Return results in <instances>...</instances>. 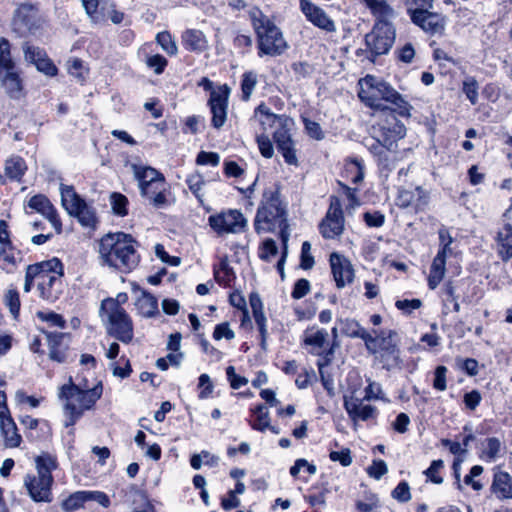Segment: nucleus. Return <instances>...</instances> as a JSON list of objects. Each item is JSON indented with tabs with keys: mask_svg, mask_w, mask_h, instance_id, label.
Returning <instances> with one entry per match:
<instances>
[{
	"mask_svg": "<svg viewBox=\"0 0 512 512\" xmlns=\"http://www.w3.org/2000/svg\"><path fill=\"white\" fill-rule=\"evenodd\" d=\"M363 400H382L384 402H389V400L383 394L381 385L373 381H370L368 386L365 388V396Z\"/></svg>",
	"mask_w": 512,
	"mask_h": 512,
	"instance_id": "5fc2aeb1",
	"label": "nucleus"
},
{
	"mask_svg": "<svg viewBox=\"0 0 512 512\" xmlns=\"http://www.w3.org/2000/svg\"><path fill=\"white\" fill-rule=\"evenodd\" d=\"M345 229L342 205L338 197H330V205L325 217L319 224V232L325 239L339 238Z\"/></svg>",
	"mask_w": 512,
	"mask_h": 512,
	"instance_id": "9b49d317",
	"label": "nucleus"
},
{
	"mask_svg": "<svg viewBox=\"0 0 512 512\" xmlns=\"http://www.w3.org/2000/svg\"><path fill=\"white\" fill-rule=\"evenodd\" d=\"M61 202L69 215L77 211L84 201L74 190L72 186L60 185Z\"/></svg>",
	"mask_w": 512,
	"mask_h": 512,
	"instance_id": "2f4dec72",
	"label": "nucleus"
},
{
	"mask_svg": "<svg viewBox=\"0 0 512 512\" xmlns=\"http://www.w3.org/2000/svg\"><path fill=\"white\" fill-rule=\"evenodd\" d=\"M145 63L149 68L154 70L155 74L158 75L163 73L168 64L166 58L160 54L148 56Z\"/></svg>",
	"mask_w": 512,
	"mask_h": 512,
	"instance_id": "13d9d810",
	"label": "nucleus"
},
{
	"mask_svg": "<svg viewBox=\"0 0 512 512\" xmlns=\"http://www.w3.org/2000/svg\"><path fill=\"white\" fill-rule=\"evenodd\" d=\"M210 227L218 234H236L244 231L247 220L244 215L236 209H229L208 218Z\"/></svg>",
	"mask_w": 512,
	"mask_h": 512,
	"instance_id": "ddd939ff",
	"label": "nucleus"
},
{
	"mask_svg": "<svg viewBox=\"0 0 512 512\" xmlns=\"http://www.w3.org/2000/svg\"><path fill=\"white\" fill-rule=\"evenodd\" d=\"M156 41L168 55L173 56L177 54V44L169 32L163 31L158 33Z\"/></svg>",
	"mask_w": 512,
	"mask_h": 512,
	"instance_id": "09e8293b",
	"label": "nucleus"
},
{
	"mask_svg": "<svg viewBox=\"0 0 512 512\" xmlns=\"http://www.w3.org/2000/svg\"><path fill=\"white\" fill-rule=\"evenodd\" d=\"M388 472L387 464L383 460H374L367 468V473L370 477L379 480L383 475Z\"/></svg>",
	"mask_w": 512,
	"mask_h": 512,
	"instance_id": "69168bd1",
	"label": "nucleus"
},
{
	"mask_svg": "<svg viewBox=\"0 0 512 512\" xmlns=\"http://www.w3.org/2000/svg\"><path fill=\"white\" fill-rule=\"evenodd\" d=\"M278 151L282 154L285 162L289 165H297L298 159L296 155V149L292 137L286 141H281L277 146Z\"/></svg>",
	"mask_w": 512,
	"mask_h": 512,
	"instance_id": "de8ad7c7",
	"label": "nucleus"
},
{
	"mask_svg": "<svg viewBox=\"0 0 512 512\" xmlns=\"http://www.w3.org/2000/svg\"><path fill=\"white\" fill-rule=\"evenodd\" d=\"M329 458L333 462H339L344 467H347L352 463L351 452L348 448H344L340 451H331Z\"/></svg>",
	"mask_w": 512,
	"mask_h": 512,
	"instance_id": "0e129e2a",
	"label": "nucleus"
},
{
	"mask_svg": "<svg viewBox=\"0 0 512 512\" xmlns=\"http://www.w3.org/2000/svg\"><path fill=\"white\" fill-rule=\"evenodd\" d=\"M492 488L498 498H512V477L507 472L496 473Z\"/></svg>",
	"mask_w": 512,
	"mask_h": 512,
	"instance_id": "7c9ffc66",
	"label": "nucleus"
},
{
	"mask_svg": "<svg viewBox=\"0 0 512 512\" xmlns=\"http://www.w3.org/2000/svg\"><path fill=\"white\" fill-rule=\"evenodd\" d=\"M342 333L348 337L361 338L367 343L370 333L367 332L356 320L346 319L341 321Z\"/></svg>",
	"mask_w": 512,
	"mask_h": 512,
	"instance_id": "e433bc0d",
	"label": "nucleus"
},
{
	"mask_svg": "<svg viewBox=\"0 0 512 512\" xmlns=\"http://www.w3.org/2000/svg\"><path fill=\"white\" fill-rule=\"evenodd\" d=\"M16 68L10 51V43L6 38H0V74Z\"/></svg>",
	"mask_w": 512,
	"mask_h": 512,
	"instance_id": "58836bf2",
	"label": "nucleus"
},
{
	"mask_svg": "<svg viewBox=\"0 0 512 512\" xmlns=\"http://www.w3.org/2000/svg\"><path fill=\"white\" fill-rule=\"evenodd\" d=\"M366 146L382 169L391 170L394 167L397 160L395 149L378 141L373 133L371 139L366 140Z\"/></svg>",
	"mask_w": 512,
	"mask_h": 512,
	"instance_id": "4be33fe9",
	"label": "nucleus"
},
{
	"mask_svg": "<svg viewBox=\"0 0 512 512\" xmlns=\"http://www.w3.org/2000/svg\"><path fill=\"white\" fill-rule=\"evenodd\" d=\"M501 451V442L495 437L486 439L483 443L482 458L486 461H494Z\"/></svg>",
	"mask_w": 512,
	"mask_h": 512,
	"instance_id": "49530a36",
	"label": "nucleus"
},
{
	"mask_svg": "<svg viewBox=\"0 0 512 512\" xmlns=\"http://www.w3.org/2000/svg\"><path fill=\"white\" fill-rule=\"evenodd\" d=\"M299 8L306 17L307 21L328 33L336 31V25L333 19L320 6L311 0H299Z\"/></svg>",
	"mask_w": 512,
	"mask_h": 512,
	"instance_id": "2eb2a0df",
	"label": "nucleus"
},
{
	"mask_svg": "<svg viewBox=\"0 0 512 512\" xmlns=\"http://www.w3.org/2000/svg\"><path fill=\"white\" fill-rule=\"evenodd\" d=\"M250 305L253 312V317L256 325L258 326L260 336H261V346L263 349H266V341L268 338V330H267V319L263 312V304L260 298L257 295H251L250 297Z\"/></svg>",
	"mask_w": 512,
	"mask_h": 512,
	"instance_id": "bb28decb",
	"label": "nucleus"
},
{
	"mask_svg": "<svg viewBox=\"0 0 512 512\" xmlns=\"http://www.w3.org/2000/svg\"><path fill=\"white\" fill-rule=\"evenodd\" d=\"M68 72L71 76L84 81L87 75V69L84 67L82 60L74 58L67 62Z\"/></svg>",
	"mask_w": 512,
	"mask_h": 512,
	"instance_id": "864d4df0",
	"label": "nucleus"
},
{
	"mask_svg": "<svg viewBox=\"0 0 512 512\" xmlns=\"http://www.w3.org/2000/svg\"><path fill=\"white\" fill-rule=\"evenodd\" d=\"M372 133L378 141L386 143L389 148L396 150L397 142L405 137L406 127L393 114L372 127Z\"/></svg>",
	"mask_w": 512,
	"mask_h": 512,
	"instance_id": "4468645a",
	"label": "nucleus"
},
{
	"mask_svg": "<svg viewBox=\"0 0 512 512\" xmlns=\"http://www.w3.org/2000/svg\"><path fill=\"white\" fill-rule=\"evenodd\" d=\"M359 86L358 96L365 105L384 110L383 101H385L394 104L400 115H410L411 105L389 84L367 75L359 81Z\"/></svg>",
	"mask_w": 512,
	"mask_h": 512,
	"instance_id": "7ed1b4c3",
	"label": "nucleus"
},
{
	"mask_svg": "<svg viewBox=\"0 0 512 512\" xmlns=\"http://www.w3.org/2000/svg\"><path fill=\"white\" fill-rule=\"evenodd\" d=\"M35 18V9L32 5L23 4L17 8L13 18L14 30L19 34L24 35L30 32Z\"/></svg>",
	"mask_w": 512,
	"mask_h": 512,
	"instance_id": "a878e982",
	"label": "nucleus"
},
{
	"mask_svg": "<svg viewBox=\"0 0 512 512\" xmlns=\"http://www.w3.org/2000/svg\"><path fill=\"white\" fill-rule=\"evenodd\" d=\"M368 7L379 21L389 22L395 15L394 10L384 0H375Z\"/></svg>",
	"mask_w": 512,
	"mask_h": 512,
	"instance_id": "37998d69",
	"label": "nucleus"
},
{
	"mask_svg": "<svg viewBox=\"0 0 512 512\" xmlns=\"http://www.w3.org/2000/svg\"><path fill=\"white\" fill-rule=\"evenodd\" d=\"M286 227L285 205L280 199L279 187L273 185L264 191L261 206L258 208L255 218V229L257 232H270L276 228L281 229L284 249L277 263V269L282 278H284V263L287 255L288 234L285 231Z\"/></svg>",
	"mask_w": 512,
	"mask_h": 512,
	"instance_id": "f257e3e1",
	"label": "nucleus"
},
{
	"mask_svg": "<svg viewBox=\"0 0 512 512\" xmlns=\"http://www.w3.org/2000/svg\"><path fill=\"white\" fill-rule=\"evenodd\" d=\"M466 97L470 100L471 104H476L478 100V85L475 79L468 78L463 82L462 88Z\"/></svg>",
	"mask_w": 512,
	"mask_h": 512,
	"instance_id": "052dcab7",
	"label": "nucleus"
},
{
	"mask_svg": "<svg viewBox=\"0 0 512 512\" xmlns=\"http://www.w3.org/2000/svg\"><path fill=\"white\" fill-rule=\"evenodd\" d=\"M329 261L338 288H344L353 281L354 269L347 258L334 252L330 255Z\"/></svg>",
	"mask_w": 512,
	"mask_h": 512,
	"instance_id": "412c9836",
	"label": "nucleus"
},
{
	"mask_svg": "<svg viewBox=\"0 0 512 512\" xmlns=\"http://www.w3.org/2000/svg\"><path fill=\"white\" fill-rule=\"evenodd\" d=\"M36 315L41 321L48 323L52 327L61 329L65 327L66 321L60 314L52 311H38Z\"/></svg>",
	"mask_w": 512,
	"mask_h": 512,
	"instance_id": "3c124183",
	"label": "nucleus"
},
{
	"mask_svg": "<svg viewBox=\"0 0 512 512\" xmlns=\"http://www.w3.org/2000/svg\"><path fill=\"white\" fill-rule=\"evenodd\" d=\"M363 401V399L356 397L354 393L344 396V408L354 423L368 421L377 415L376 407L364 404Z\"/></svg>",
	"mask_w": 512,
	"mask_h": 512,
	"instance_id": "aec40b11",
	"label": "nucleus"
},
{
	"mask_svg": "<svg viewBox=\"0 0 512 512\" xmlns=\"http://www.w3.org/2000/svg\"><path fill=\"white\" fill-rule=\"evenodd\" d=\"M4 170L8 178L20 181L27 170V166L21 157L12 156L6 160Z\"/></svg>",
	"mask_w": 512,
	"mask_h": 512,
	"instance_id": "f704fd0d",
	"label": "nucleus"
},
{
	"mask_svg": "<svg viewBox=\"0 0 512 512\" xmlns=\"http://www.w3.org/2000/svg\"><path fill=\"white\" fill-rule=\"evenodd\" d=\"M71 216H75L81 225L85 227H94L97 222L96 214L93 208L89 206L85 201L81 203L77 211L72 212Z\"/></svg>",
	"mask_w": 512,
	"mask_h": 512,
	"instance_id": "4c0bfd02",
	"label": "nucleus"
},
{
	"mask_svg": "<svg viewBox=\"0 0 512 512\" xmlns=\"http://www.w3.org/2000/svg\"><path fill=\"white\" fill-rule=\"evenodd\" d=\"M277 253L278 248L275 241L267 239L263 242L262 247L260 248L259 256L262 260L270 261L272 257L277 255Z\"/></svg>",
	"mask_w": 512,
	"mask_h": 512,
	"instance_id": "680f3d73",
	"label": "nucleus"
},
{
	"mask_svg": "<svg viewBox=\"0 0 512 512\" xmlns=\"http://www.w3.org/2000/svg\"><path fill=\"white\" fill-rule=\"evenodd\" d=\"M86 503L85 490L76 491L70 494L61 502V508L65 512H73L84 506Z\"/></svg>",
	"mask_w": 512,
	"mask_h": 512,
	"instance_id": "ea45409f",
	"label": "nucleus"
},
{
	"mask_svg": "<svg viewBox=\"0 0 512 512\" xmlns=\"http://www.w3.org/2000/svg\"><path fill=\"white\" fill-rule=\"evenodd\" d=\"M102 392L101 383L91 389H81L73 383L70 377L69 382L61 386L58 393L59 398L64 402L65 426H73L85 410H89L95 405Z\"/></svg>",
	"mask_w": 512,
	"mask_h": 512,
	"instance_id": "20e7f679",
	"label": "nucleus"
},
{
	"mask_svg": "<svg viewBox=\"0 0 512 512\" xmlns=\"http://www.w3.org/2000/svg\"><path fill=\"white\" fill-rule=\"evenodd\" d=\"M229 91L227 86L214 90L210 94L209 106L212 113V126L220 129L227 119Z\"/></svg>",
	"mask_w": 512,
	"mask_h": 512,
	"instance_id": "a211bd4d",
	"label": "nucleus"
},
{
	"mask_svg": "<svg viewBox=\"0 0 512 512\" xmlns=\"http://www.w3.org/2000/svg\"><path fill=\"white\" fill-rule=\"evenodd\" d=\"M135 307L143 317H152L158 312L157 299L146 292H143L136 300Z\"/></svg>",
	"mask_w": 512,
	"mask_h": 512,
	"instance_id": "72a5a7b5",
	"label": "nucleus"
},
{
	"mask_svg": "<svg viewBox=\"0 0 512 512\" xmlns=\"http://www.w3.org/2000/svg\"><path fill=\"white\" fill-rule=\"evenodd\" d=\"M429 198V192L421 186L413 189H401L396 198V205L403 209L410 208L418 213L427 208Z\"/></svg>",
	"mask_w": 512,
	"mask_h": 512,
	"instance_id": "f3484780",
	"label": "nucleus"
},
{
	"mask_svg": "<svg viewBox=\"0 0 512 512\" xmlns=\"http://www.w3.org/2000/svg\"><path fill=\"white\" fill-rule=\"evenodd\" d=\"M82 5L91 21L98 23L103 20V13L99 9L98 0H81Z\"/></svg>",
	"mask_w": 512,
	"mask_h": 512,
	"instance_id": "603ef678",
	"label": "nucleus"
},
{
	"mask_svg": "<svg viewBox=\"0 0 512 512\" xmlns=\"http://www.w3.org/2000/svg\"><path fill=\"white\" fill-rule=\"evenodd\" d=\"M257 144L262 156L265 158H272L274 155V148L271 140L267 135L261 134L257 136Z\"/></svg>",
	"mask_w": 512,
	"mask_h": 512,
	"instance_id": "e2e57ef3",
	"label": "nucleus"
},
{
	"mask_svg": "<svg viewBox=\"0 0 512 512\" xmlns=\"http://www.w3.org/2000/svg\"><path fill=\"white\" fill-rule=\"evenodd\" d=\"M1 85L5 90V93L14 100L21 99L24 93L23 80L17 69L4 71L0 74Z\"/></svg>",
	"mask_w": 512,
	"mask_h": 512,
	"instance_id": "393cba45",
	"label": "nucleus"
},
{
	"mask_svg": "<svg viewBox=\"0 0 512 512\" xmlns=\"http://www.w3.org/2000/svg\"><path fill=\"white\" fill-rule=\"evenodd\" d=\"M35 466L37 475H27L24 485L35 502H50L52 471L58 467L57 458L55 455L43 452L35 458Z\"/></svg>",
	"mask_w": 512,
	"mask_h": 512,
	"instance_id": "423d86ee",
	"label": "nucleus"
},
{
	"mask_svg": "<svg viewBox=\"0 0 512 512\" xmlns=\"http://www.w3.org/2000/svg\"><path fill=\"white\" fill-rule=\"evenodd\" d=\"M443 466L444 463L442 460L432 461L430 467L425 471L427 478L435 484H441L443 479L438 475V473L443 468Z\"/></svg>",
	"mask_w": 512,
	"mask_h": 512,
	"instance_id": "338daca9",
	"label": "nucleus"
},
{
	"mask_svg": "<svg viewBox=\"0 0 512 512\" xmlns=\"http://www.w3.org/2000/svg\"><path fill=\"white\" fill-rule=\"evenodd\" d=\"M344 172L351 182L357 184L364 178V166L359 159H352L345 164Z\"/></svg>",
	"mask_w": 512,
	"mask_h": 512,
	"instance_id": "79ce46f5",
	"label": "nucleus"
},
{
	"mask_svg": "<svg viewBox=\"0 0 512 512\" xmlns=\"http://www.w3.org/2000/svg\"><path fill=\"white\" fill-rule=\"evenodd\" d=\"M184 46L191 51L202 52L207 48V39L200 30L189 29L182 35Z\"/></svg>",
	"mask_w": 512,
	"mask_h": 512,
	"instance_id": "c756f323",
	"label": "nucleus"
},
{
	"mask_svg": "<svg viewBox=\"0 0 512 512\" xmlns=\"http://www.w3.org/2000/svg\"><path fill=\"white\" fill-rule=\"evenodd\" d=\"M329 334L325 329L318 327L307 328L301 337L302 345L309 353L320 356L326 353L329 347Z\"/></svg>",
	"mask_w": 512,
	"mask_h": 512,
	"instance_id": "6ab92c4d",
	"label": "nucleus"
},
{
	"mask_svg": "<svg viewBox=\"0 0 512 512\" xmlns=\"http://www.w3.org/2000/svg\"><path fill=\"white\" fill-rule=\"evenodd\" d=\"M99 315L109 335L125 344L133 340L132 319L118 301H114L113 298L103 300Z\"/></svg>",
	"mask_w": 512,
	"mask_h": 512,
	"instance_id": "6e6552de",
	"label": "nucleus"
},
{
	"mask_svg": "<svg viewBox=\"0 0 512 512\" xmlns=\"http://www.w3.org/2000/svg\"><path fill=\"white\" fill-rule=\"evenodd\" d=\"M252 411L256 415V419L251 423V427L254 430L264 432L270 423L269 412L266 406L258 405Z\"/></svg>",
	"mask_w": 512,
	"mask_h": 512,
	"instance_id": "c03bdc74",
	"label": "nucleus"
},
{
	"mask_svg": "<svg viewBox=\"0 0 512 512\" xmlns=\"http://www.w3.org/2000/svg\"><path fill=\"white\" fill-rule=\"evenodd\" d=\"M249 17L257 36L258 55H281L288 45L280 28L257 7L249 10Z\"/></svg>",
	"mask_w": 512,
	"mask_h": 512,
	"instance_id": "39448f33",
	"label": "nucleus"
},
{
	"mask_svg": "<svg viewBox=\"0 0 512 512\" xmlns=\"http://www.w3.org/2000/svg\"><path fill=\"white\" fill-rule=\"evenodd\" d=\"M253 119L260 124L264 132L276 125L277 127L280 125H293L292 119L286 116L276 115L264 103H261L255 108Z\"/></svg>",
	"mask_w": 512,
	"mask_h": 512,
	"instance_id": "5701e85b",
	"label": "nucleus"
},
{
	"mask_svg": "<svg viewBox=\"0 0 512 512\" xmlns=\"http://www.w3.org/2000/svg\"><path fill=\"white\" fill-rule=\"evenodd\" d=\"M395 306L402 312L410 314L414 310L419 309L422 306V301L420 299L397 300Z\"/></svg>",
	"mask_w": 512,
	"mask_h": 512,
	"instance_id": "774afa93",
	"label": "nucleus"
},
{
	"mask_svg": "<svg viewBox=\"0 0 512 512\" xmlns=\"http://www.w3.org/2000/svg\"><path fill=\"white\" fill-rule=\"evenodd\" d=\"M410 18L415 25L428 34H442L445 30L446 19L441 14L426 9H418L411 10Z\"/></svg>",
	"mask_w": 512,
	"mask_h": 512,
	"instance_id": "dca6fc26",
	"label": "nucleus"
},
{
	"mask_svg": "<svg viewBox=\"0 0 512 512\" xmlns=\"http://www.w3.org/2000/svg\"><path fill=\"white\" fill-rule=\"evenodd\" d=\"M17 254L14 245L0 247V269L7 273H13L17 268Z\"/></svg>",
	"mask_w": 512,
	"mask_h": 512,
	"instance_id": "c9c22d12",
	"label": "nucleus"
},
{
	"mask_svg": "<svg viewBox=\"0 0 512 512\" xmlns=\"http://www.w3.org/2000/svg\"><path fill=\"white\" fill-rule=\"evenodd\" d=\"M496 249L502 260L507 261L512 258V227L503 226L496 236Z\"/></svg>",
	"mask_w": 512,
	"mask_h": 512,
	"instance_id": "cd10ccee",
	"label": "nucleus"
},
{
	"mask_svg": "<svg viewBox=\"0 0 512 512\" xmlns=\"http://www.w3.org/2000/svg\"><path fill=\"white\" fill-rule=\"evenodd\" d=\"M258 83L257 74L253 71L245 72L241 80L242 99L248 101Z\"/></svg>",
	"mask_w": 512,
	"mask_h": 512,
	"instance_id": "a18cd8bd",
	"label": "nucleus"
},
{
	"mask_svg": "<svg viewBox=\"0 0 512 512\" xmlns=\"http://www.w3.org/2000/svg\"><path fill=\"white\" fill-rule=\"evenodd\" d=\"M0 429L7 447H18L21 443V436L11 415L0 418Z\"/></svg>",
	"mask_w": 512,
	"mask_h": 512,
	"instance_id": "c85d7f7f",
	"label": "nucleus"
},
{
	"mask_svg": "<svg viewBox=\"0 0 512 512\" xmlns=\"http://www.w3.org/2000/svg\"><path fill=\"white\" fill-rule=\"evenodd\" d=\"M135 243L131 235L123 232L106 234L99 242L100 259L120 272H130L139 263Z\"/></svg>",
	"mask_w": 512,
	"mask_h": 512,
	"instance_id": "f03ea898",
	"label": "nucleus"
},
{
	"mask_svg": "<svg viewBox=\"0 0 512 512\" xmlns=\"http://www.w3.org/2000/svg\"><path fill=\"white\" fill-rule=\"evenodd\" d=\"M23 52H24L25 60L34 65L41 58H44L47 56L46 52L43 49H41L39 47L32 46L28 43H25L23 45Z\"/></svg>",
	"mask_w": 512,
	"mask_h": 512,
	"instance_id": "6e6d98bb",
	"label": "nucleus"
},
{
	"mask_svg": "<svg viewBox=\"0 0 512 512\" xmlns=\"http://www.w3.org/2000/svg\"><path fill=\"white\" fill-rule=\"evenodd\" d=\"M220 163V155L216 152L200 151L196 157L197 165L218 166Z\"/></svg>",
	"mask_w": 512,
	"mask_h": 512,
	"instance_id": "bf43d9fd",
	"label": "nucleus"
},
{
	"mask_svg": "<svg viewBox=\"0 0 512 512\" xmlns=\"http://www.w3.org/2000/svg\"><path fill=\"white\" fill-rule=\"evenodd\" d=\"M190 191L195 195L198 201L203 204L205 192L203 190L206 182L200 173H193L186 179Z\"/></svg>",
	"mask_w": 512,
	"mask_h": 512,
	"instance_id": "a19ab883",
	"label": "nucleus"
},
{
	"mask_svg": "<svg viewBox=\"0 0 512 512\" xmlns=\"http://www.w3.org/2000/svg\"><path fill=\"white\" fill-rule=\"evenodd\" d=\"M395 333L391 330L381 331L375 336L370 335L367 349L377 355V358L386 369H391L399 364V350L394 340Z\"/></svg>",
	"mask_w": 512,
	"mask_h": 512,
	"instance_id": "9d476101",
	"label": "nucleus"
},
{
	"mask_svg": "<svg viewBox=\"0 0 512 512\" xmlns=\"http://www.w3.org/2000/svg\"><path fill=\"white\" fill-rule=\"evenodd\" d=\"M446 274V262L440 259V256H435L429 270L427 278L428 287L431 290H435L441 281L444 279Z\"/></svg>",
	"mask_w": 512,
	"mask_h": 512,
	"instance_id": "473e14b6",
	"label": "nucleus"
},
{
	"mask_svg": "<svg viewBox=\"0 0 512 512\" xmlns=\"http://www.w3.org/2000/svg\"><path fill=\"white\" fill-rule=\"evenodd\" d=\"M394 40L395 29L393 25L387 21H378L373 30L365 37L368 49L375 56L388 53Z\"/></svg>",
	"mask_w": 512,
	"mask_h": 512,
	"instance_id": "f8f14e48",
	"label": "nucleus"
},
{
	"mask_svg": "<svg viewBox=\"0 0 512 512\" xmlns=\"http://www.w3.org/2000/svg\"><path fill=\"white\" fill-rule=\"evenodd\" d=\"M127 204L128 199L126 196L120 193H112L110 196V205L115 214L118 216L127 215Z\"/></svg>",
	"mask_w": 512,
	"mask_h": 512,
	"instance_id": "8fccbe9b",
	"label": "nucleus"
},
{
	"mask_svg": "<svg viewBox=\"0 0 512 512\" xmlns=\"http://www.w3.org/2000/svg\"><path fill=\"white\" fill-rule=\"evenodd\" d=\"M140 193L149 203L158 209L169 205L170 185L162 173L152 167L135 168Z\"/></svg>",
	"mask_w": 512,
	"mask_h": 512,
	"instance_id": "0eeeda50",
	"label": "nucleus"
},
{
	"mask_svg": "<svg viewBox=\"0 0 512 512\" xmlns=\"http://www.w3.org/2000/svg\"><path fill=\"white\" fill-rule=\"evenodd\" d=\"M28 207L47 218L52 226L58 231H61V222L57 212L49 199L42 194L31 197L28 201Z\"/></svg>",
	"mask_w": 512,
	"mask_h": 512,
	"instance_id": "b1692460",
	"label": "nucleus"
},
{
	"mask_svg": "<svg viewBox=\"0 0 512 512\" xmlns=\"http://www.w3.org/2000/svg\"><path fill=\"white\" fill-rule=\"evenodd\" d=\"M4 302L11 314L17 317L20 309L19 293L15 289H9L4 296Z\"/></svg>",
	"mask_w": 512,
	"mask_h": 512,
	"instance_id": "4d7b16f0",
	"label": "nucleus"
},
{
	"mask_svg": "<svg viewBox=\"0 0 512 512\" xmlns=\"http://www.w3.org/2000/svg\"><path fill=\"white\" fill-rule=\"evenodd\" d=\"M63 264L58 258L39 263V296L49 302L56 301L62 293Z\"/></svg>",
	"mask_w": 512,
	"mask_h": 512,
	"instance_id": "1a4fd4ad",
	"label": "nucleus"
}]
</instances>
